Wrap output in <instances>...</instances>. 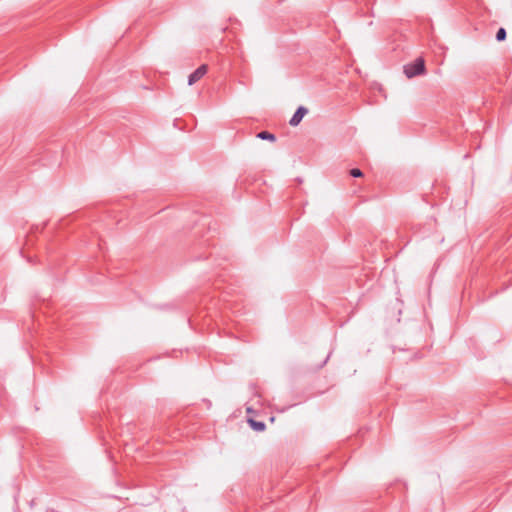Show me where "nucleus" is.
<instances>
[{"mask_svg": "<svg viewBox=\"0 0 512 512\" xmlns=\"http://www.w3.org/2000/svg\"><path fill=\"white\" fill-rule=\"evenodd\" d=\"M424 71L425 64L421 58H418L413 63L404 66V73L408 78H413L417 75L423 74Z\"/></svg>", "mask_w": 512, "mask_h": 512, "instance_id": "f257e3e1", "label": "nucleus"}, {"mask_svg": "<svg viewBox=\"0 0 512 512\" xmlns=\"http://www.w3.org/2000/svg\"><path fill=\"white\" fill-rule=\"evenodd\" d=\"M208 66L206 64H202L199 66L193 73L189 75L188 84L193 85L198 82L203 76L207 73Z\"/></svg>", "mask_w": 512, "mask_h": 512, "instance_id": "f03ea898", "label": "nucleus"}, {"mask_svg": "<svg viewBox=\"0 0 512 512\" xmlns=\"http://www.w3.org/2000/svg\"><path fill=\"white\" fill-rule=\"evenodd\" d=\"M308 113L307 108L304 106L298 107V109L295 111L294 115L291 117L289 124L291 126H297L302 121L303 117Z\"/></svg>", "mask_w": 512, "mask_h": 512, "instance_id": "7ed1b4c3", "label": "nucleus"}, {"mask_svg": "<svg viewBox=\"0 0 512 512\" xmlns=\"http://www.w3.org/2000/svg\"><path fill=\"white\" fill-rule=\"evenodd\" d=\"M257 137L262 139V140H270V141H275L276 140V137L274 134L268 132V131H261L257 134Z\"/></svg>", "mask_w": 512, "mask_h": 512, "instance_id": "20e7f679", "label": "nucleus"}, {"mask_svg": "<svg viewBox=\"0 0 512 512\" xmlns=\"http://www.w3.org/2000/svg\"><path fill=\"white\" fill-rule=\"evenodd\" d=\"M249 424L256 431H263L265 429V424L263 422H259V421L250 419Z\"/></svg>", "mask_w": 512, "mask_h": 512, "instance_id": "39448f33", "label": "nucleus"}, {"mask_svg": "<svg viewBox=\"0 0 512 512\" xmlns=\"http://www.w3.org/2000/svg\"><path fill=\"white\" fill-rule=\"evenodd\" d=\"M496 39L498 41H504L506 39V30L504 28H500L496 33Z\"/></svg>", "mask_w": 512, "mask_h": 512, "instance_id": "423d86ee", "label": "nucleus"}, {"mask_svg": "<svg viewBox=\"0 0 512 512\" xmlns=\"http://www.w3.org/2000/svg\"><path fill=\"white\" fill-rule=\"evenodd\" d=\"M349 173H350V175H351L352 177H355V178H358V177H362V176H363L362 171H361L360 169H358V168H353V169H351Z\"/></svg>", "mask_w": 512, "mask_h": 512, "instance_id": "0eeeda50", "label": "nucleus"}]
</instances>
